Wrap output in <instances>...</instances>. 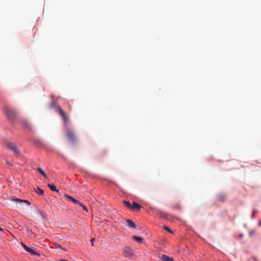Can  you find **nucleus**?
Masks as SVG:
<instances>
[{
  "label": "nucleus",
  "mask_w": 261,
  "mask_h": 261,
  "mask_svg": "<svg viewBox=\"0 0 261 261\" xmlns=\"http://www.w3.org/2000/svg\"><path fill=\"white\" fill-rule=\"evenodd\" d=\"M255 212L254 211L252 214V217H253L254 215Z\"/></svg>",
  "instance_id": "26"
},
{
  "label": "nucleus",
  "mask_w": 261,
  "mask_h": 261,
  "mask_svg": "<svg viewBox=\"0 0 261 261\" xmlns=\"http://www.w3.org/2000/svg\"><path fill=\"white\" fill-rule=\"evenodd\" d=\"M161 215L164 219H166L167 218V215L166 214H161Z\"/></svg>",
  "instance_id": "23"
},
{
  "label": "nucleus",
  "mask_w": 261,
  "mask_h": 261,
  "mask_svg": "<svg viewBox=\"0 0 261 261\" xmlns=\"http://www.w3.org/2000/svg\"><path fill=\"white\" fill-rule=\"evenodd\" d=\"M22 245L24 249L28 252L31 253L33 255H39L36 251L34 250L31 248L29 247L28 246L22 243Z\"/></svg>",
  "instance_id": "8"
},
{
  "label": "nucleus",
  "mask_w": 261,
  "mask_h": 261,
  "mask_svg": "<svg viewBox=\"0 0 261 261\" xmlns=\"http://www.w3.org/2000/svg\"><path fill=\"white\" fill-rule=\"evenodd\" d=\"M37 171L41 174L44 177L46 178H48V176L46 175L44 171L40 167H38L37 168Z\"/></svg>",
  "instance_id": "14"
},
{
  "label": "nucleus",
  "mask_w": 261,
  "mask_h": 261,
  "mask_svg": "<svg viewBox=\"0 0 261 261\" xmlns=\"http://www.w3.org/2000/svg\"><path fill=\"white\" fill-rule=\"evenodd\" d=\"M126 222L127 224V225L130 228H136V225L135 223L132 220L127 219V220H126Z\"/></svg>",
  "instance_id": "10"
},
{
  "label": "nucleus",
  "mask_w": 261,
  "mask_h": 261,
  "mask_svg": "<svg viewBox=\"0 0 261 261\" xmlns=\"http://www.w3.org/2000/svg\"><path fill=\"white\" fill-rule=\"evenodd\" d=\"M141 207L142 206L140 204H138L136 202H133L131 209L139 211L141 210Z\"/></svg>",
  "instance_id": "9"
},
{
  "label": "nucleus",
  "mask_w": 261,
  "mask_h": 261,
  "mask_svg": "<svg viewBox=\"0 0 261 261\" xmlns=\"http://www.w3.org/2000/svg\"><path fill=\"white\" fill-rule=\"evenodd\" d=\"M11 200L12 201H13L16 203L19 204L20 205H21L23 203H25L28 205H31V202L27 200H22L16 197L15 196H13Z\"/></svg>",
  "instance_id": "6"
},
{
  "label": "nucleus",
  "mask_w": 261,
  "mask_h": 261,
  "mask_svg": "<svg viewBox=\"0 0 261 261\" xmlns=\"http://www.w3.org/2000/svg\"><path fill=\"white\" fill-rule=\"evenodd\" d=\"M64 196L66 197V198L67 199V200L68 201H72V202H73L75 204H77V205H82V204L79 200L74 199L72 196H71L70 195H67L66 194L64 195Z\"/></svg>",
  "instance_id": "7"
},
{
  "label": "nucleus",
  "mask_w": 261,
  "mask_h": 261,
  "mask_svg": "<svg viewBox=\"0 0 261 261\" xmlns=\"http://www.w3.org/2000/svg\"><path fill=\"white\" fill-rule=\"evenodd\" d=\"M173 208L180 209L181 207L179 205L177 204L173 206Z\"/></svg>",
  "instance_id": "20"
},
{
  "label": "nucleus",
  "mask_w": 261,
  "mask_h": 261,
  "mask_svg": "<svg viewBox=\"0 0 261 261\" xmlns=\"http://www.w3.org/2000/svg\"><path fill=\"white\" fill-rule=\"evenodd\" d=\"M0 230H3L2 228L0 227Z\"/></svg>",
  "instance_id": "28"
},
{
  "label": "nucleus",
  "mask_w": 261,
  "mask_h": 261,
  "mask_svg": "<svg viewBox=\"0 0 261 261\" xmlns=\"http://www.w3.org/2000/svg\"><path fill=\"white\" fill-rule=\"evenodd\" d=\"M7 165H9V166H12V164H11V163H9V162H7Z\"/></svg>",
  "instance_id": "24"
},
{
  "label": "nucleus",
  "mask_w": 261,
  "mask_h": 261,
  "mask_svg": "<svg viewBox=\"0 0 261 261\" xmlns=\"http://www.w3.org/2000/svg\"><path fill=\"white\" fill-rule=\"evenodd\" d=\"M258 225L261 226V220H260L259 222H258Z\"/></svg>",
  "instance_id": "25"
},
{
  "label": "nucleus",
  "mask_w": 261,
  "mask_h": 261,
  "mask_svg": "<svg viewBox=\"0 0 261 261\" xmlns=\"http://www.w3.org/2000/svg\"><path fill=\"white\" fill-rule=\"evenodd\" d=\"M3 112L7 119L12 122L17 117V114L16 112L8 107H4L3 108Z\"/></svg>",
  "instance_id": "1"
},
{
  "label": "nucleus",
  "mask_w": 261,
  "mask_h": 261,
  "mask_svg": "<svg viewBox=\"0 0 261 261\" xmlns=\"http://www.w3.org/2000/svg\"><path fill=\"white\" fill-rule=\"evenodd\" d=\"M133 238L134 239V240H135L136 242H137L141 244L143 243V239L141 237L134 236L133 237Z\"/></svg>",
  "instance_id": "11"
},
{
  "label": "nucleus",
  "mask_w": 261,
  "mask_h": 261,
  "mask_svg": "<svg viewBox=\"0 0 261 261\" xmlns=\"http://www.w3.org/2000/svg\"><path fill=\"white\" fill-rule=\"evenodd\" d=\"M38 191H37V193L38 194L42 195L44 193V191L42 189L38 188Z\"/></svg>",
  "instance_id": "18"
},
{
  "label": "nucleus",
  "mask_w": 261,
  "mask_h": 261,
  "mask_svg": "<svg viewBox=\"0 0 261 261\" xmlns=\"http://www.w3.org/2000/svg\"><path fill=\"white\" fill-rule=\"evenodd\" d=\"M6 145L8 148H9L10 149L12 150L14 153H15V154L19 153V150H18L17 147L14 143H13L10 141H7L6 142Z\"/></svg>",
  "instance_id": "5"
},
{
  "label": "nucleus",
  "mask_w": 261,
  "mask_h": 261,
  "mask_svg": "<svg viewBox=\"0 0 261 261\" xmlns=\"http://www.w3.org/2000/svg\"><path fill=\"white\" fill-rule=\"evenodd\" d=\"M57 112L60 114L64 123L68 121V117L60 106H57Z\"/></svg>",
  "instance_id": "4"
},
{
  "label": "nucleus",
  "mask_w": 261,
  "mask_h": 261,
  "mask_svg": "<svg viewBox=\"0 0 261 261\" xmlns=\"http://www.w3.org/2000/svg\"><path fill=\"white\" fill-rule=\"evenodd\" d=\"M122 254L123 256L130 259H134L136 257L134 250L128 246H126L123 248Z\"/></svg>",
  "instance_id": "2"
},
{
  "label": "nucleus",
  "mask_w": 261,
  "mask_h": 261,
  "mask_svg": "<svg viewBox=\"0 0 261 261\" xmlns=\"http://www.w3.org/2000/svg\"><path fill=\"white\" fill-rule=\"evenodd\" d=\"M57 247L58 248H61L63 250H66V249L63 248L60 244H57Z\"/></svg>",
  "instance_id": "22"
},
{
  "label": "nucleus",
  "mask_w": 261,
  "mask_h": 261,
  "mask_svg": "<svg viewBox=\"0 0 261 261\" xmlns=\"http://www.w3.org/2000/svg\"><path fill=\"white\" fill-rule=\"evenodd\" d=\"M66 135L68 140L71 143H74L76 141V137L73 130L68 128H65Z\"/></svg>",
  "instance_id": "3"
},
{
  "label": "nucleus",
  "mask_w": 261,
  "mask_h": 261,
  "mask_svg": "<svg viewBox=\"0 0 261 261\" xmlns=\"http://www.w3.org/2000/svg\"><path fill=\"white\" fill-rule=\"evenodd\" d=\"M123 203L125 204V206H126L127 207L131 208L132 204L128 201L124 200Z\"/></svg>",
  "instance_id": "16"
},
{
  "label": "nucleus",
  "mask_w": 261,
  "mask_h": 261,
  "mask_svg": "<svg viewBox=\"0 0 261 261\" xmlns=\"http://www.w3.org/2000/svg\"><path fill=\"white\" fill-rule=\"evenodd\" d=\"M162 259L163 261H174L172 258L165 254L162 255Z\"/></svg>",
  "instance_id": "12"
},
{
  "label": "nucleus",
  "mask_w": 261,
  "mask_h": 261,
  "mask_svg": "<svg viewBox=\"0 0 261 261\" xmlns=\"http://www.w3.org/2000/svg\"><path fill=\"white\" fill-rule=\"evenodd\" d=\"M95 241V238H93L91 239V244L93 246H94V242Z\"/></svg>",
  "instance_id": "21"
},
{
  "label": "nucleus",
  "mask_w": 261,
  "mask_h": 261,
  "mask_svg": "<svg viewBox=\"0 0 261 261\" xmlns=\"http://www.w3.org/2000/svg\"><path fill=\"white\" fill-rule=\"evenodd\" d=\"M48 187L50 188V189L53 191H56V192H59V190L57 189L56 187L51 184H47Z\"/></svg>",
  "instance_id": "13"
},
{
  "label": "nucleus",
  "mask_w": 261,
  "mask_h": 261,
  "mask_svg": "<svg viewBox=\"0 0 261 261\" xmlns=\"http://www.w3.org/2000/svg\"><path fill=\"white\" fill-rule=\"evenodd\" d=\"M21 123L24 126L27 128H29L31 126L30 123L27 120H23Z\"/></svg>",
  "instance_id": "15"
},
{
  "label": "nucleus",
  "mask_w": 261,
  "mask_h": 261,
  "mask_svg": "<svg viewBox=\"0 0 261 261\" xmlns=\"http://www.w3.org/2000/svg\"><path fill=\"white\" fill-rule=\"evenodd\" d=\"M59 261H68V260H65V259H60Z\"/></svg>",
  "instance_id": "27"
},
{
  "label": "nucleus",
  "mask_w": 261,
  "mask_h": 261,
  "mask_svg": "<svg viewBox=\"0 0 261 261\" xmlns=\"http://www.w3.org/2000/svg\"><path fill=\"white\" fill-rule=\"evenodd\" d=\"M84 209V210L85 211H86V212H88V209L87 208V207L85 206L84 205L82 204V205H81Z\"/></svg>",
  "instance_id": "19"
},
{
  "label": "nucleus",
  "mask_w": 261,
  "mask_h": 261,
  "mask_svg": "<svg viewBox=\"0 0 261 261\" xmlns=\"http://www.w3.org/2000/svg\"><path fill=\"white\" fill-rule=\"evenodd\" d=\"M163 228H164L165 229H166V230H167L168 231H169V232H171V233H173L172 231V230H171L169 227H168L167 226H164L163 227Z\"/></svg>",
  "instance_id": "17"
}]
</instances>
